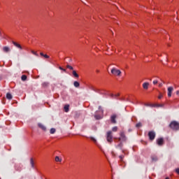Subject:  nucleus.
I'll return each instance as SVG.
<instances>
[{"label": "nucleus", "mask_w": 179, "mask_h": 179, "mask_svg": "<svg viewBox=\"0 0 179 179\" xmlns=\"http://www.w3.org/2000/svg\"><path fill=\"white\" fill-rule=\"evenodd\" d=\"M169 128L173 131H179V122L177 121H172L169 124Z\"/></svg>", "instance_id": "nucleus-1"}, {"label": "nucleus", "mask_w": 179, "mask_h": 179, "mask_svg": "<svg viewBox=\"0 0 179 179\" xmlns=\"http://www.w3.org/2000/svg\"><path fill=\"white\" fill-rule=\"evenodd\" d=\"M112 75H114V76H121V71L115 67L112 68L111 71H110Z\"/></svg>", "instance_id": "nucleus-2"}, {"label": "nucleus", "mask_w": 179, "mask_h": 179, "mask_svg": "<svg viewBox=\"0 0 179 179\" xmlns=\"http://www.w3.org/2000/svg\"><path fill=\"white\" fill-rule=\"evenodd\" d=\"M106 141L108 143H113V131H108L106 133Z\"/></svg>", "instance_id": "nucleus-3"}, {"label": "nucleus", "mask_w": 179, "mask_h": 179, "mask_svg": "<svg viewBox=\"0 0 179 179\" xmlns=\"http://www.w3.org/2000/svg\"><path fill=\"white\" fill-rule=\"evenodd\" d=\"M120 138L119 141H121L122 142H126L127 141V136H125V133L124 131H121L120 134Z\"/></svg>", "instance_id": "nucleus-4"}, {"label": "nucleus", "mask_w": 179, "mask_h": 179, "mask_svg": "<svg viewBox=\"0 0 179 179\" xmlns=\"http://www.w3.org/2000/svg\"><path fill=\"white\" fill-rule=\"evenodd\" d=\"M148 136L150 141H154L155 138H156V133H155L153 131H149Z\"/></svg>", "instance_id": "nucleus-5"}, {"label": "nucleus", "mask_w": 179, "mask_h": 179, "mask_svg": "<svg viewBox=\"0 0 179 179\" xmlns=\"http://www.w3.org/2000/svg\"><path fill=\"white\" fill-rule=\"evenodd\" d=\"M157 144L159 146H163V145L164 144V139L163 138H159L157 140Z\"/></svg>", "instance_id": "nucleus-6"}, {"label": "nucleus", "mask_w": 179, "mask_h": 179, "mask_svg": "<svg viewBox=\"0 0 179 179\" xmlns=\"http://www.w3.org/2000/svg\"><path fill=\"white\" fill-rule=\"evenodd\" d=\"M117 118V115H113L110 116V122L112 124H117V120L115 119Z\"/></svg>", "instance_id": "nucleus-7"}, {"label": "nucleus", "mask_w": 179, "mask_h": 179, "mask_svg": "<svg viewBox=\"0 0 179 179\" xmlns=\"http://www.w3.org/2000/svg\"><path fill=\"white\" fill-rule=\"evenodd\" d=\"M124 144L122 143H120L117 145H116V149H120L122 150V153H125V150L122 149Z\"/></svg>", "instance_id": "nucleus-8"}, {"label": "nucleus", "mask_w": 179, "mask_h": 179, "mask_svg": "<svg viewBox=\"0 0 179 179\" xmlns=\"http://www.w3.org/2000/svg\"><path fill=\"white\" fill-rule=\"evenodd\" d=\"M174 88L173 87H168V97H171V93H173Z\"/></svg>", "instance_id": "nucleus-9"}, {"label": "nucleus", "mask_w": 179, "mask_h": 179, "mask_svg": "<svg viewBox=\"0 0 179 179\" xmlns=\"http://www.w3.org/2000/svg\"><path fill=\"white\" fill-rule=\"evenodd\" d=\"M38 127H39V128H41V129H42L43 131H47V127H45V126H44V124L41 123H38Z\"/></svg>", "instance_id": "nucleus-10"}, {"label": "nucleus", "mask_w": 179, "mask_h": 179, "mask_svg": "<svg viewBox=\"0 0 179 179\" xmlns=\"http://www.w3.org/2000/svg\"><path fill=\"white\" fill-rule=\"evenodd\" d=\"M143 89H145V90H148V89H149V83H144L143 84Z\"/></svg>", "instance_id": "nucleus-11"}, {"label": "nucleus", "mask_w": 179, "mask_h": 179, "mask_svg": "<svg viewBox=\"0 0 179 179\" xmlns=\"http://www.w3.org/2000/svg\"><path fill=\"white\" fill-rule=\"evenodd\" d=\"M13 44L17 47V48H20V50H22V45L20 44L16 43V42H13Z\"/></svg>", "instance_id": "nucleus-12"}, {"label": "nucleus", "mask_w": 179, "mask_h": 179, "mask_svg": "<svg viewBox=\"0 0 179 179\" xmlns=\"http://www.w3.org/2000/svg\"><path fill=\"white\" fill-rule=\"evenodd\" d=\"M3 52H9V51H10V48L8 46H5L3 48Z\"/></svg>", "instance_id": "nucleus-13"}, {"label": "nucleus", "mask_w": 179, "mask_h": 179, "mask_svg": "<svg viewBox=\"0 0 179 179\" xmlns=\"http://www.w3.org/2000/svg\"><path fill=\"white\" fill-rule=\"evenodd\" d=\"M89 138L92 141V142H94V143H95V145H97V140L93 137V136H90Z\"/></svg>", "instance_id": "nucleus-14"}, {"label": "nucleus", "mask_w": 179, "mask_h": 179, "mask_svg": "<svg viewBox=\"0 0 179 179\" xmlns=\"http://www.w3.org/2000/svg\"><path fill=\"white\" fill-rule=\"evenodd\" d=\"M12 94L10 93H7L6 94V99H8V100H12Z\"/></svg>", "instance_id": "nucleus-15"}, {"label": "nucleus", "mask_w": 179, "mask_h": 179, "mask_svg": "<svg viewBox=\"0 0 179 179\" xmlns=\"http://www.w3.org/2000/svg\"><path fill=\"white\" fill-rule=\"evenodd\" d=\"M30 164L32 169H34V161L33 160V158L30 159Z\"/></svg>", "instance_id": "nucleus-16"}, {"label": "nucleus", "mask_w": 179, "mask_h": 179, "mask_svg": "<svg viewBox=\"0 0 179 179\" xmlns=\"http://www.w3.org/2000/svg\"><path fill=\"white\" fill-rule=\"evenodd\" d=\"M50 85V83L48 82H44L42 83L43 87H48V86Z\"/></svg>", "instance_id": "nucleus-17"}, {"label": "nucleus", "mask_w": 179, "mask_h": 179, "mask_svg": "<svg viewBox=\"0 0 179 179\" xmlns=\"http://www.w3.org/2000/svg\"><path fill=\"white\" fill-rule=\"evenodd\" d=\"M73 85H74V87H79V86H80V84L79 82H78V81H75V82L73 83Z\"/></svg>", "instance_id": "nucleus-18"}, {"label": "nucleus", "mask_w": 179, "mask_h": 179, "mask_svg": "<svg viewBox=\"0 0 179 179\" xmlns=\"http://www.w3.org/2000/svg\"><path fill=\"white\" fill-rule=\"evenodd\" d=\"M64 111L65 113H68L69 111V105H66L64 106Z\"/></svg>", "instance_id": "nucleus-19"}, {"label": "nucleus", "mask_w": 179, "mask_h": 179, "mask_svg": "<svg viewBox=\"0 0 179 179\" xmlns=\"http://www.w3.org/2000/svg\"><path fill=\"white\" fill-rule=\"evenodd\" d=\"M73 75L74 78H79V74H78V73H76V71H73Z\"/></svg>", "instance_id": "nucleus-20"}, {"label": "nucleus", "mask_w": 179, "mask_h": 179, "mask_svg": "<svg viewBox=\"0 0 179 179\" xmlns=\"http://www.w3.org/2000/svg\"><path fill=\"white\" fill-rule=\"evenodd\" d=\"M21 79L23 82H24V80H27V76L26 75H22V77H21Z\"/></svg>", "instance_id": "nucleus-21"}, {"label": "nucleus", "mask_w": 179, "mask_h": 179, "mask_svg": "<svg viewBox=\"0 0 179 179\" xmlns=\"http://www.w3.org/2000/svg\"><path fill=\"white\" fill-rule=\"evenodd\" d=\"M55 162H62V159L59 158V157H58V156L55 157Z\"/></svg>", "instance_id": "nucleus-22"}, {"label": "nucleus", "mask_w": 179, "mask_h": 179, "mask_svg": "<svg viewBox=\"0 0 179 179\" xmlns=\"http://www.w3.org/2000/svg\"><path fill=\"white\" fill-rule=\"evenodd\" d=\"M124 155H120L119 156L120 160V163H124Z\"/></svg>", "instance_id": "nucleus-23"}, {"label": "nucleus", "mask_w": 179, "mask_h": 179, "mask_svg": "<svg viewBox=\"0 0 179 179\" xmlns=\"http://www.w3.org/2000/svg\"><path fill=\"white\" fill-rule=\"evenodd\" d=\"M151 159H152V162H157V160H158L157 157H156V156H152Z\"/></svg>", "instance_id": "nucleus-24"}, {"label": "nucleus", "mask_w": 179, "mask_h": 179, "mask_svg": "<svg viewBox=\"0 0 179 179\" xmlns=\"http://www.w3.org/2000/svg\"><path fill=\"white\" fill-rule=\"evenodd\" d=\"M112 131L113 132H117V131H118V127H114L113 128H112Z\"/></svg>", "instance_id": "nucleus-25"}, {"label": "nucleus", "mask_w": 179, "mask_h": 179, "mask_svg": "<svg viewBox=\"0 0 179 179\" xmlns=\"http://www.w3.org/2000/svg\"><path fill=\"white\" fill-rule=\"evenodd\" d=\"M55 132H56V130L55 128L50 129V134H54Z\"/></svg>", "instance_id": "nucleus-26"}, {"label": "nucleus", "mask_w": 179, "mask_h": 179, "mask_svg": "<svg viewBox=\"0 0 179 179\" xmlns=\"http://www.w3.org/2000/svg\"><path fill=\"white\" fill-rule=\"evenodd\" d=\"M136 128H141V127H142V123L138 122L136 124Z\"/></svg>", "instance_id": "nucleus-27"}, {"label": "nucleus", "mask_w": 179, "mask_h": 179, "mask_svg": "<svg viewBox=\"0 0 179 179\" xmlns=\"http://www.w3.org/2000/svg\"><path fill=\"white\" fill-rule=\"evenodd\" d=\"M66 68H68V69H70L71 71H73V67L72 66L67 65Z\"/></svg>", "instance_id": "nucleus-28"}, {"label": "nucleus", "mask_w": 179, "mask_h": 179, "mask_svg": "<svg viewBox=\"0 0 179 179\" xmlns=\"http://www.w3.org/2000/svg\"><path fill=\"white\" fill-rule=\"evenodd\" d=\"M31 53L34 54V55L38 57V54H37V52H34V50H31Z\"/></svg>", "instance_id": "nucleus-29"}, {"label": "nucleus", "mask_w": 179, "mask_h": 179, "mask_svg": "<svg viewBox=\"0 0 179 179\" xmlns=\"http://www.w3.org/2000/svg\"><path fill=\"white\" fill-rule=\"evenodd\" d=\"M59 69H60V71H63L64 72H66V70L65 69L62 68V66H59Z\"/></svg>", "instance_id": "nucleus-30"}, {"label": "nucleus", "mask_w": 179, "mask_h": 179, "mask_svg": "<svg viewBox=\"0 0 179 179\" xmlns=\"http://www.w3.org/2000/svg\"><path fill=\"white\" fill-rule=\"evenodd\" d=\"M94 117L96 118V120H100V115H95Z\"/></svg>", "instance_id": "nucleus-31"}, {"label": "nucleus", "mask_w": 179, "mask_h": 179, "mask_svg": "<svg viewBox=\"0 0 179 179\" xmlns=\"http://www.w3.org/2000/svg\"><path fill=\"white\" fill-rule=\"evenodd\" d=\"M44 58L48 59L50 58V56H48V55H43Z\"/></svg>", "instance_id": "nucleus-32"}, {"label": "nucleus", "mask_w": 179, "mask_h": 179, "mask_svg": "<svg viewBox=\"0 0 179 179\" xmlns=\"http://www.w3.org/2000/svg\"><path fill=\"white\" fill-rule=\"evenodd\" d=\"M157 80H155L153 81V85H157Z\"/></svg>", "instance_id": "nucleus-33"}, {"label": "nucleus", "mask_w": 179, "mask_h": 179, "mask_svg": "<svg viewBox=\"0 0 179 179\" xmlns=\"http://www.w3.org/2000/svg\"><path fill=\"white\" fill-rule=\"evenodd\" d=\"M118 96H120V94H115L114 98L113 99H117L118 97Z\"/></svg>", "instance_id": "nucleus-34"}, {"label": "nucleus", "mask_w": 179, "mask_h": 179, "mask_svg": "<svg viewBox=\"0 0 179 179\" xmlns=\"http://www.w3.org/2000/svg\"><path fill=\"white\" fill-rule=\"evenodd\" d=\"M176 172L177 173V174L179 175V168H178V169H176Z\"/></svg>", "instance_id": "nucleus-35"}, {"label": "nucleus", "mask_w": 179, "mask_h": 179, "mask_svg": "<svg viewBox=\"0 0 179 179\" xmlns=\"http://www.w3.org/2000/svg\"><path fill=\"white\" fill-rule=\"evenodd\" d=\"M163 97V95L159 94V96H158V99H162Z\"/></svg>", "instance_id": "nucleus-36"}, {"label": "nucleus", "mask_w": 179, "mask_h": 179, "mask_svg": "<svg viewBox=\"0 0 179 179\" xmlns=\"http://www.w3.org/2000/svg\"><path fill=\"white\" fill-rule=\"evenodd\" d=\"M40 55H41V57H44L45 55H44V53L41 52V53H40Z\"/></svg>", "instance_id": "nucleus-37"}, {"label": "nucleus", "mask_w": 179, "mask_h": 179, "mask_svg": "<svg viewBox=\"0 0 179 179\" xmlns=\"http://www.w3.org/2000/svg\"><path fill=\"white\" fill-rule=\"evenodd\" d=\"M159 87H162L163 86V83H159Z\"/></svg>", "instance_id": "nucleus-38"}, {"label": "nucleus", "mask_w": 179, "mask_h": 179, "mask_svg": "<svg viewBox=\"0 0 179 179\" xmlns=\"http://www.w3.org/2000/svg\"><path fill=\"white\" fill-rule=\"evenodd\" d=\"M114 96H115V95H114L113 94H110V97H112V98H113V99H114Z\"/></svg>", "instance_id": "nucleus-39"}, {"label": "nucleus", "mask_w": 179, "mask_h": 179, "mask_svg": "<svg viewBox=\"0 0 179 179\" xmlns=\"http://www.w3.org/2000/svg\"><path fill=\"white\" fill-rule=\"evenodd\" d=\"M176 94H177L178 96H179V91H177V92H176Z\"/></svg>", "instance_id": "nucleus-40"}, {"label": "nucleus", "mask_w": 179, "mask_h": 179, "mask_svg": "<svg viewBox=\"0 0 179 179\" xmlns=\"http://www.w3.org/2000/svg\"><path fill=\"white\" fill-rule=\"evenodd\" d=\"M69 62H72V59H70L69 60Z\"/></svg>", "instance_id": "nucleus-41"}, {"label": "nucleus", "mask_w": 179, "mask_h": 179, "mask_svg": "<svg viewBox=\"0 0 179 179\" xmlns=\"http://www.w3.org/2000/svg\"><path fill=\"white\" fill-rule=\"evenodd\" d=\"M112 155H113V156H115V154H114V152H112Z\"/></svg>", "instance_id": "nucleus-42"}, {"label": "nucleus", "mask_w": 179, "mask_h": 179, "mask_svg": "<svg viewBox=\"0 0 179 179\" xmlns=\"http://www.w3.org/2000/svg\"><path fill=\"white\" fill-rule=\"evenodd\" d=\"M165 179H170V178H169V177H166Z\"/></svg>", "instance_id": "nucleus-43"}, {"label": "nucleus", "mask_w": 179, "mask_h": 179, "mask_svg": "<svg viewBox=\"0 0 179 179\" xmlns=\"http://www.w3.org/2000/svg\"><path fill=\"white\" fill-rule=\"evenodd\" d=\"M96 72H97V73H99V72H100V71H99V70H96Z\"/></svg>", "instance_id": "nucleus-44"}, {"label": "nucleus", "mask_w": 179, "mask_h": 179, "mask_svg": "<svg viewBox=\"0 0 179 179\" xmlns=\"http://www.w3.org/2000/svg\"><path fill=\"white\" fill-rule=\"evenodd\" d=\"M100 108H101V106H99V109L100 110Z\"/></svg>", "instance_id": "nucleus-45"}, {"label": "nucleus", "mask_w": 179, "mask_h": 179, "mask_svg": "<svg viewBox=\"0 0 179 179\" xmlns=\"http://www.w3.org/2000/svg\"><path fill=\"white\" fill-rule=\"evenodd\" d=\"M0 36H1V31H0Z\"/></svg>", "instance_id": "nucleus-46"}]
</instances>
